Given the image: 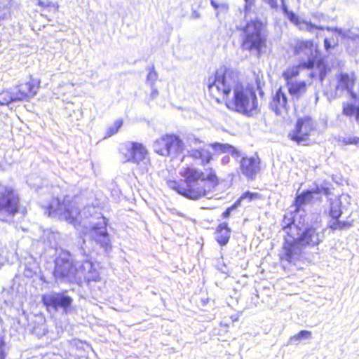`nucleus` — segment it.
Returning a JSON list of instances; mask_svg holds the SVG:
<instances>
[{"mask_svg": "<svg viewBox=\"0 0 359 359\" xmlns=\"http://www.w3.org/2000/svg\"><path fill=\"white\" fill-rule=\"evenodd\" d=\"M207 86L210 95L217 102L224 100L229 109L248 116L257 112L258 101L255 90L239 81L237 72L222 67L208 77Z\"/></svg>", "mask_w": 359, "mask_h": 359, "instance_id": "f257e3e1", "label": "nucleus"}, {"mask_svg": "<svg viewBox=\"0 0 359 359\" xmlns=\"http://www.w3.org/2000/svg\"><path fill=\"white\" fill-rule=\"evenodd\" d=\"M286 233L280 258L282 262L296 264L302 257L306 246H316L324 238L322 230L317 227H306L302 231L294 222L283 227Z\"/></svg>", "mask_w": 359, "mask_h": 359, "instance_id": "f03ea898", "label": "nucleus"}, {"mask_svg": "<svg viewBox=\"0 0 359 359\" xmlns=\"http://www.w3.org/2000/svg\"><path fill=\"white\" fill-rule=\"evenodd\" d=\"M180 174L184 178V185L174 180L168 181V185L189 199L197 200L207 196L219 184L215 171L212 168L202 172L194 167H183Z\"/></svg>", "mask_w": 359, "mask_h": 359, "instance_id": "7ed1b4c3", "label": "nucleus"}, {"mask_svg": "<svg viewBox=\"0 0 359 359\" xmlns=\"http://www.w3.org/2000/svg\"><path fill=\"white\" fill-rule=\"evenodd\" d=\"M296 51L298 54L303 53L306 55L307 61H302L298 66L289 67L283 72V76L286 83L298 81L297 77L299 74L301 68L312 69L316 64L318 65V67H320V64L316 61L318 52L312 41L306 40L299 42L296 47Z\"/></svg>", "mask_w": 359, "mask_h": 359, "instance_id": "20e7f679", "label": "nucleus"}, {"mask_svg": "<svg viewBox=\"0 0 359 359\" xmlns=\"http://www.w3.org/2000/svg\"><path fill=\"white\" fill-rule=\"evenodd\" d=\"M43 206L48 210V216L58 217L60 219L65 220L70 224H73L80 215L76 203L69 196H66L62 202L58 198H52L48 203Z\"/></svg>", "mask_w": 359, "mask_h": 359, "instance_id": "39448f33", "label": "nucleus"}, {"mask_svg": "<svg viewBox=\"0 0 359 359\" xmlns=\"http://www.w3.org/2000/svg\"><path fill=\"white\" fill-rule=\"evenodd\" d=\"M263 23L257 20H252L243 28V48L250 51H256L259 54L261 49L265 45L266 38L262 34Z\"/></svg>", "mask_w": 359, "mask_h": 359, "instance_id": "423d86ee", "label": "nucleus"}, {"mask_svg": "<svg viewBox=\"0 0 359 359\" xmlns=\"http://www.w3.org/2000/svg\"><path fill=\"white\" fill-rule=\"evenodd\" d=\"M152 147L156 154L162 156L175 158L182 154L184 144L178 135L165 134L156 139Z\"/></svg>", "mask_w": 359, "mask_h": 359, "instance_id": "0eeeda50", "label": "nucleus"}, {"mask_svg": "<svg viewBox=\"0 0 359 359\" xmlns=\"http://www.w3.org/2000/svg\"><path fill=\"white\" fill-rule=\"evenodd\" d=\"M20 207L18 195L11 188L0 186V220L11 223Z\"/></svg>", "mask_w": 359, "mask_h": 359, "instance_id": "6e6552de", "label": "nucleus"}, {"mask_svg": "<svg viewBox=\"0 0 359 359\" xmlns=\"http://www.w3.org/2000/svg\"><path fill=\"white\" fill-rule=\"evenodd\" d=\"M53 275L56 279L72 281L76 276V269L73 267L71 255L62 252L55 261Z\"/></svg>", "mask_w": 359, "mask_h": 359, "instance_id": "1a4fd4ad", "label": "nucleus"}, {"mask_svg": "<svg viewBox=\"0 0 359 359\" xmlns=\"http://www.w3.org/2000/svg\"><path fill=\"white\" fill-rule=\"evenodd\" d=\"M314 128L312 118L308 116L297 119L294 128L290 133L291 140L297 143H304Z\"/></svg>", "mask_w": 359, "mask_h": 359, "instance_id": "9d476101", "label": "nucleus"}, {"mask_svg": "<svg viewBox=\"0 0 359 359\" xmlns=\"http://www.w3.org/2000/svg\"><path fill=\"white\" fill-rule=\"evenodd\" d=\"M129 156L128 161H131L140 165L141 169L145 170L149 163V158L146 148L140 143L132 142L128 144Z\"/></svg>", "mask_w": 359, "mask_h": 359, "instance_id": "9b49d317", "label": "nucleus"}, {"mask_svg": "<svg viewBox=\"0 0 359 359\" xmlns=\"http://www.w3.org/2000/svg\"><path fill=\"white\" fill-rule=\"evenodd\" d=\"M90 235L93 240L108 252L111 249V241L107 230L106 219L103 217L102 222L93 226L90 231Z\"/></svg>", "mask_w": 359, "mask_h": 359, "instance_id": "f8f14e48", "label": "nucleus"}, {"mask_svg": "<svg viewBox=\"0 0 359 359\" xmlns=\"http://www.w3.org/2000/svg\"><path fill=\"white\" fill-rule=\"evenodd\" d=\"M342 211L341 210V201L334 199L330 203V215L332 219L329 222V226L333 230H342L350 228L353 223L350 221H341L339 219Z\"/></svg>", "mask_w": 359, "mask_h": 359, "instance_id": "ddd939ff", "label": "nucleus"}, {"mask_svg": "<svg viewBox=\"0 0 359 359\" xmlns=\"http://www.w3.org/2000/svg\"><path fill=\"white\" fill-rule=\"evenodd\" d=\"M42 301L47 307H52L54 309L58 308L66 309L72 303V299L69 296L53 292L43 294Z\"/></svg>", "mask_w": 359, "mask_h": 359, "instance_id": "4468645a", "label": "nucleus"}, {"mask_svg": "<svg viewBox=\"0 0 359 359\" xmlns=\"http://www.w3.org/2000/svg\"><path fill=\"white\" fill-rule=\"evenodd\" d=\"M259 164L257 156L243 157L240 161V171L248 180H254L260 170Z\"/></svg>", "mask_w": 359, "mask_h": 359, "instance_id": "2eb2a0df", "label": "nucleus"}, {"mask_svg": "<svg viewBox=\"0 0 359 359\" xmlns=\"http://www.w3.org/2000/svg\"><path fill=\"white\" fill-rule=\"evenodd\" d=\"M39 81L31 79L29 81L13 87L15 99L18 101L33 97L37 93L39 87Z\"/></svg>", "mask_w": 359, "mask_h": 359, "instance_id": "dca6fc26", "label": "nucleus"}, {"mask_svg": "<svg viewBox=\"0 0 359 359\" xmlns=\"http://www.w3.org/2000/svg\"><path fill=\"white\" fill-rule=\"evenodd\" d=\"M269 106L277 115H281L287 111L289 109L287 97L281 88L273 95Z\"/></svg>", "mask_w": 359, "mask_h": 359, "instance_id": "f3484780", "label": "nucleus"}, {"mask_svg": "<svg viewBox=\"0 0 359 359\" xmlns=\"http://www.w3.org/2000/svg\"><path fill=\"white\" fill-rule=\"evenodd\" d=\"M285 86L294 102L302 98L307 91V83L303 80L289 82L285 83Z\"/></svg>", "mask_w": 359, "mask_h": 359, "instance_id": "a211bd4d", "label": "nucleus"}, {"mask_svg": "<svg viewBox=\"0 0 359 359\" xmlns=\"http://www.w3.org/2000/svg\"><path fill=\"white\" fill-rule=\"evenodd\" d=\"M83 272V277L88 281H99L100 280V273L93 267L92 262L85 260L81 267Z\"/></svg>", "mask_w": 359, "mask_h": 359, "instance_id": "6ab92c4d", "label": "nucleus"}, {"mask_svg": "<svg viewBox=\"0 0 359 359\" xmlns=\"http://www.w3.org/2000/svg\"><path fill=\"white\" fill-rule=\"evenodd\" d=\"M189 156L195 160L199 161L202 165H205L210 163L212 160V155L209 150L205 147L200 149H191L189 151Z\"/></svg>", "mask_w": 359, "mask_h": 359, "instance_id": "aec40b11", "label": "nucleus"}, {"mask_svg": "<svg viewBox=\"0 0 359 359\" xmlns=\"http://www.w3.org/2000/svg\"><path fill=\"white\" fill-rule=\"evenodd\" d=\"M338 84L336 86L335 95H338L339 91L346 90L350 92L352 88L354 80L348 74L342 73L337 76Z\"/></svg>", "mask_w": 359, "mask_h": 359, "instance_id": "412c9836", "label": "nucleus"}, {"mask_svg": "<svg viewBox=\"0 0 359 359\" xmlns=\"http://www.w3.org/2000/svg\"><path fill=\"white\" fill-rule=\"evenodd\" d=\"M231 230L226 222L221 223L216 231L215 238L221 245H225L230 238Z\"/></svg>", "mask_w": 359, "mask_h": 359, "instance_id": "4be33fe9", "label": "nucleus"}, {"mask_svg": "<svg viewBox=\"0 0 359 359\" xmlns=\"http://www.w3.org/2000/svg\"><path fill=\"white\" fill-rule=\"evenodd\" d=\"M321 192L320 188L316 187L311 190H307L305 192L297 196L295 198V204L299 208L303 205L310 203L313 199V195L314 194H320Z\"/></svg>", "mask_w": 359, "mask_h": 359, "instance_id": "5701e85b", "label": "nucleus"}, {"mask_svg": "<svg viewBox=\"0 0 359 359\" xmlns=\"http://www.w3.org/2000/svg\"><path fill=\"white\" fill-rule=\"evenodd\" d=\"M326 29L328 31H334L337 32L339 35H341L342 37L346 39H349L353 41H357L359 39V29L358 28H353L348 30H343L340 28H332L330 27H326Z\"/></svg>", "mask_w": 359, "mask_h": 359, "instance_id": "b1692460", "label": "nucleus"}, {"mask_svg": "<svg viewBox=\"0 0 359 359\" xmlns=\"http://www.w3.org/2000/svg\"><path fill=\"white\" fill-rule=\"evenodd\" d=\"M211 147L217 151L231 154L235 158L241 156L240 151L228 144L214 143Z\"/></svg>", "mask_w": 359, "mask_h": 359, "instance_id": "393cba45", "label": "nucleus"}, {"mask_svg": "<svg viewBox=\"0 0 359 359\" xmlns=\"http://www.w3.org/2000/svg\"><path fill=\"white\" fill-rule=\"evenodd\" d=\"M343 114L350 118L355 117V120L359 122V107H355L351 102H346L343 103Z\"/></svg>", "mask_w": 359, "mask_h": 359, "instance_id": "a878e982", "label": "nucleus"}, {"mask_svg": "<svg viewBox=\"0 0 359 359\" xmlns=\"http://www.w3.org/2000/svg\"><path fill=\"white\" fill-rule=\"evenodd\" d=\"M15 93L13 88L9 90H2L0 93V104L6 105L12 102L18 101L15 99Z\"/></svg>", "mask_w": 359, "mask_h": 359, "instance_id": "bb28decb", "label": "nucleus"}, {"mask_svg": "<svg viewBox=\"0 0 359 359\" xmlns=\"http://www.w3.org/2000/svg\"><path fill=\"white\" fill-rule=\"evenodd\" d=\"M58 236V233L53 232L50 229H46L43 231L42 239L43 242L47 243L49 246L54 248L57 245Z\"/></svg>", "mask_w": 359, "mask_h": 359, "instance_id": "cd10ccee", "label": "nucleus"}, {"mask_svg": "<svg viewBox=\"0 0 359 359\" xmlns=\"http://www.w3.org/2000/svg\"><path fill=\"white\" fill-rule=\"evenodd\" d=\"M297 26L299 29L307 31L309 32H313L316 29H324V27L322 26H318L311 23V22L301 20L300 21H297Z\"/></svg>", "mask_w": 359, "mask_h": 359, "instance_id": "c85d7f7f", "label": "nucleus"}, {"mask_svg": "<svg viewBox=\"0 0 359 359\" xmlns=\"http://www.w3.org/2000/svg\"><path fill=\"white\" fill-rule=\"evenodd\" d=\"M311 339V332L308 330H302L298 334L291 337L289 339L290 344H297L303 339Z\"/></svg>", "mask_w": 359, "mask_h": 359, "instance_id": "c756f323", "label": "nucleus"}, {"mask_svg": "<svg viewBox=\"0 0 359 359\" xmlns=\"http://www.w3.org/2000/svg\"><path fill=\"white\" fill-rule=\"evenodd\" d=\"M149 73L147 76V83L151 86V88H153V86H154L155 82L158 79V74L155 71L154 67H151L148 69Z\"/></svg>", "mask_w": 359, "mask_h": 359, "instance_id": "7c9ffc66", "label": "nucleus"}, {"mask_svg": "<svg viewBox=\"0 0 359 359\" xmlns=\"http://www.w3.org/2000/svg\"><path fill=\"white\" fill-rule=\"evenodd\" d=\"M260 197V195L258 193H252L250 191H246L242 194L240 197L238 203H241L244 201H247L248 202L252 201L253 199L258 198Z\"/></svg>", "mask_w": 359, "mask_h": 359, "instance_id": "2f4dec72", "label": "nucleus"}, {"mask_svg": "<svg viewBox=\"0 0 359 359\" xmlns=\"http://www.w3.org/2000/svg\"><path fill=\"white\" fill-rule=\"evenodd\" d=\"M123 125L122 119H117L114 124L108 129L107 135L110 137L116 134Z\"/></svg>", "mask_w": 359, "mask_h": 359, "instance_id": "473e14b6", "label": "nucleus"}, {"mask_svg": "<svg viewBox=\"0 0 359 359\" xmlns=\"http://www.w3.org/2000/svg\"><path fill=\"white\" fill-rule=\"evenodd\" d=\"M38 5L43 8L53 9L55 12L58 10V4L51 2L50 0H38Z\"/></svg>", "mask_w": 359, "mask_h": 359, "instance_id": "72a5a7b5", "label": "nucleus"}, {"mask_svg": "<svg viewBox=\"0 0 359 359\" xmlns=\"http://www.w3.org/2000/svg\"><path fill=\"white\" fill-rule=\"evenodd\" d=\"M263 2L267 4L271 9L277 10L278 8V0H262ZM245 10L248 8V5L252 3V0H245Z\"/></svg>", "mask_w": 359, "mask_h": 359, "instance_id": "f704fd0d", "label": "nucleus"}, {"mask_svg": "<svg viewBox=\"0 0 359 359\" xmlns=\"http://www.w3.org/2000/svg\"><path fill=\"white\" fill-rule=\"evenodd\" d=\"M10 15L9 8L7 7L0 8V23Z\"/></svg>", "mask_w": 359, "mask_h": 359, "instance_id": "c9c22d12", "label": "nucleus"}, {"mask_svg": "<svg viewBox=\"0 0 359 359\" xmlns=\"http://www.w3.org/2000/svg\"><path fill=\"white\" fill-rule=\"evenodd\" d=\"M287 18L290 19V20L294 23H295L297 25V21H300V20L298 18V17L293 13L290 12L287 15Z\"/></svg>", "mask_w": 359, "mask_h": 359, "instance_id": "e433bc0d", "label": "nucleus"}, {"mask_svg": "<svg viewBox=\"0 0 359 359\" xmlns=\"http://www.w3.org/2000/svg\"><path fill=\"white\" fill-rule=\"evenodd\" d=\"M336 45V43L333 44L331 43L330 40L328 39H325L324 40V46L326 50H329L331 48L334 47Z\"/></svg>", "mask_w": 359, "mask_h": 359, "instance_id": "4c0bfd02", "label": "nucleus"}, {"mask_svg": "<svg viewBox=\"0 0 359 359\" xmlns=\"http://www.w3.org/2000/svg\"><path fill=\"white\" fill-rule=\"evenodd\" d=\"M312 16L316 19L318 21H322V20H325V16L324 15V14L321 13H319V12H317V13H315L312 15Z\"/></svg>", "mask_w": 359, "mask_h": 359, "instance_id": "58836bf2", "label": "nucleus"}, {"mask_svg": "<svg viewBox=\"0 0 359 359\" xmlns=\"http://www.w3.org/2000/svg\"><path fill=\"white\" fill-rule=\"evenodd\" d=\"M234 209V206H231L228 208L223 213L222 217L223 218H227L231 215V211Z\"/></svg>", "mask_w": 359, "mask_h": 359, "instance_id": "ea45409f", "label": "nucleus"}, {"mask_svg": "<svg viewBox=\"0 0 359 359\" xmlns=\"http://www.w3.org/2000/svg\"><path fill=\"white\" fill-rule=\"evenodd\" d=\"M228 10V5L226 4H219V9H217V15L218 14L219 12H224V11H226Z\"/></svg>", "mask_w": 359, "mask_h": 359, "instance_id": "a19ab883", "label": "nucleus"}, {"mask_svg": "<svg viewBox=\"0 0 359 359\" xmlns=\"http://www.w3.org/2000/svg\"><path fill=\"white\" fill-rule=\"evenodd\" d=\"M281 3H282V9H283V12L286 15H288V13H290L291 11H288L287 6L285 3V0H281Z\"/></svg>", "mask_w": 359, "mask_h": 359, "instance_id": "79ce46f5", "label": "nucleus"}, {"mask_svg": "<svg viewBox=\"0 0 359 359\" xmlns=\"http://www.w3.org/2000/svg\"><path fill=\"white\" fill-rule=\"evenodd\" d=\"M74 86L73 83H64V84H60L57 87V90H59L62 87H66L67 88H72Z\"/></svg>", "mask_w": 359, "mask_h": 359, "instance_id": "37998d69", "label": "nucleus"}, {"mask_svg": "<svg viewBox=\"0 0 359 359\" xmlns=\"http://www.w3.org/2000/svg\"><path fill=\"white\" fill-rule=\"evenodd\" d=\"M158 90L156 88H154V86H153V88H151V96L152 97V98H155L158 95Z\"/></svg>", "mask_w": 359, "mask_h": 359, "instance_id": "c03bdc74", "label": "nucleus"}, {"mask_svg": "<svg viewBox=\"0 0 359 359\" xmlns=\"http://www.w3.org/2000/svg\"><path fill=\"white\" fill-rule=\"evenodd\" d=\"M211 5L214 7L215 10L219 9V3H217L215 0H210Z\"/></svg>", "mask_w": 359, "mask_h": 359, "instance_id": "a18cd8bd", "label": "nucleus"}, {"mask_svg": "<svg viewBox=\"0 0 359 359\" xmlns=\"http://www.w3.org/2000/svg\"><path fill=\"white\" fill-rule=\"evenodd\" d=\"M229 157L228 156H224L222 159V163L226 164L229 163Z\"/></svg>", "mask_w": 359, "mask_h": 359, "instance_id": "49530a36", "label": "nucleus"}, {"mask_svg": "<svg viewBox=\"0 0 359 359\" xmlns=\"http://www.w3.org/2000/svg\"><path fill=\"white\" fill-rule=\"evenodd\" d=\"M320 80H323L325 76V72L322 69L320 70Z\"/></svg>", "mask_w": 359, "mask_h": 359, "instance_id": "de8ad7c7", "label": "nucleus"}, {"mask_svg": "<svg viewBox=\"0 0 359 359\" xmlns=\"http://www.w3.org/2000/svg\"><path fill=\"white\" fill-rule=\"evenodd\" d=\"M324 192H325V194H327V193H328V189H324Z\"/></svg>", "mask_w": 359, "mask_h": 359, "instance_id": "09e8293b", "label": "nucleus"}, {"mask_svg": "<svg viewBox=\"0 0 359 359\" xmlns=\"http://www.w3.org/2000/svg\"><path fill=\"white\" fill-rule=\"evenodd\" d=\"M2 261H3V259H2V257L0 256V266L2 264Z\"/></svg>", "mask_w": 359, "mask_h": 359, "instance_id": "8fccbe9b", "label": "nucleus"}, {"mask_svg": "<svg viewBox=\"0 0 359 359\" xmlns=\"http://www.w3.org/2000/svg\"><path fill=\"white\" fill-rule=\"evenodd\" d=\"M198 14H195V18H198Z\"/></svg>", "mask_w": 359, "mask_h": 359, "instance_id": "3c124183", "label": "nucleus"}]
</instances>
